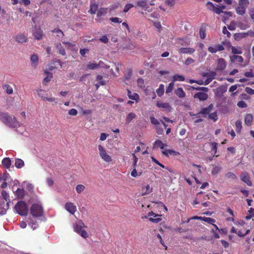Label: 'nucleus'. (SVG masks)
Masks as SVG:
<instances>
[{
    "label": "nucleus",
    "mask_w": 254,
    "mask_h": 254,
    "mask_svg": "<svg viewBox=\"0 0 254 254\" xmlns=\"http://www.w3.org/2000/svg\"><path fill=\"white\" fill-rule=\"evenodd\" d=\"M13 191L15 193V194L19 198H22L24 195V190L22 189L17 188L15 191H14V187H12Z\"/></svg>",
    "instance_id": "393cba45"
},
{
    "label": "nucleus",
    "mask_w": 254,
    "mask_h": 254,
    "mask_svg": "<svg viewBox=\"0 0 254 254\" xmlns=\"http://www.w3.org/2000/svg\"><path fill=\"white\" fill-rule=\"evenodd\" d=\"M175 153V151L170 149H166L162 151V153L166 156H168L169 155L174 154Z\"/></svg>",
    "instance_id": "603ef678"
},
{
    "label": "nucleus",
    "mask_w": 254,
    "mask_h": 254,
    "mask_svg": "<svg viewBox=\"0 0 254 254\" xmlns=\"http://www.w3.org/2000/svg\"><path fill=\"white\" fill-rule=\"evenodd\" d=\"M178 43L183 46L185 45H189L190 43V41L187 38L180 39L179 40Z\"/></svg>",
    "instance_id": "79ce46f5"
},
{
    "label": "nucleus",
    "mask_w": 254,
    "mask_h": 254,
    "mask_svg": "<svg viewBox=\"0 0 254 254\" xmlns=\"http://www.w3.org/2000/svg\"><path fill=\"white\" fill-rule=\"evenodd\" d=\"M254 217V209L253 208H250V209L248 211V213L247 215L245 217V218L247 220H250Z\"/></svg>",
    "instance_id": "a19ab883"
},
{
    "label": "nucleus",
    "mask_w": 254,
    "mask_h": 254,
    "mask_svg": "<svg viewBox=\"0 0 254 254\" xmlns=\"http://www.w3.org/2000/svg\"><path fill=\"white\" fill-rule=\"evenodd\" d=\"M76 190L78 193H80L85 189V186L82 185H78L75 188Z\"/></svg>",
    "instance_id": "3c124183"
},
{
    "label": "nucleus",
    "mask_w": 254,
    "mask_h": 254,
    "mask_svg": "<svg viewBox=\"0 0 254 254\" xmlns=\"http://www.w3.org/2000/svg\"><path fill=\"white\" fill-rule=\"evenodd\" d=\"M224 50V47L221 44H218L210 46L208 48V51L211 53H216L218 51H222Z\"/></svg>",
    "instance_id": "9d476101"
},
{
    "label": "nucleus",
    "mask_w": 254,
    "mask_h": 254,
    "mask_svg": "<svg viewBox=\"0 0 254 254\" xmlns=\"http://www.w3.org/2000/svg\"><path fill=\"white\" fill-rule=\"evenodd\" d=\"M246 8L240 5H239L236 8V12L240 15H243L246 13Z\"/></svg>",
    "instance_id": "72a5a7b5"
},
{
    "label": "nucleus",
    "mask_w": 254,
    "mask_h": 254,
    "mask_svg": "<svg viewBox=\"0 0 254 254\" xmlns=\"http://www.w3.org/2000/svg\"><path fill=\"white\" fill-rule=\"evenodd\" d=\"M236 23L234 21H232L230 23V25L228 26V29L230 30H234L236 28Z\"/></svg>",
    "instance_id": "e2e57ef3"
},
{
    "label": "nucleus",
    "mask_w": 254,
    "mask_h": 254,
    "mask_svg": "<svg viewBox=\"0 0 254 254\" xmlns=\"http://www.w3.org/2000/svg\"><path fill=\"white\" fill-rule=\"evenodd\" d=\"M203 221H205L209 224H213L215 222V219L210 218V217H203Z\"/></svg>",
    "instance_id": "4d7b16f0"
},
{
    "label": "nucleus",
    "mask_w": 254,
    "mask_h": 254,
    "mask_svg": "<svg viewBox=\"0 0 254 254\" xmlns=\"http://www.w3.org/2000/svg\"><path fill=\"white\" fill-rule=\"evenodd\" d=\"M216 75V73L214 71L204 73L203 76L206 77V79L204 82V84L205 85H208L213 79L215 78Z\"/></svg>",
    "instance_id": "423d86ee"
},
{
    "label": "nucleus",
    "mask_w": 254,
    "mask_h": 254,
    "mask_svg": "<svg viewBox=\"0 0 254 254\" xmlns=\"http://www.w3.org/2000/svg\"><path fill=\"white\" fill-rule=\"evenodd\" d=\"M199 35L201 39H204L206 36L205 31L203 28H201L199 30Z\"/></svg>",
    "instance_id": "680f3d73"
},
{
    "label": "nucleus",
    "mask_w": 254,
    "mask_h": 254,
    "mask_svg": "<svg viewBox=\"0 0 254 254\" xmlns=\"http://www.w3.org/2000/svg\"><path fill=\"white\" fill-rule=\"evenodd\" d=\"M136 117V115L135 113L130 112L127 116L126 119V123L127 124L129 123L132 120L135 119Z\"/></svg>",
    "instance_id": "bb28decb"
},
{
    "label": "nucleus",
    "mask_w": 254,
    "mask_h": 254,
    "mask_svg": "<svg viewBox=\"0 0 254 254\" xmlns=\"http://www.w3.org/2000/svg\"><path fill=\"white\" fill-rule=\"evenodd\" d=\"M221 170V167L219 166H214L211 173L213 176L217 175Z\"/></svg>",
    "instance_id": "58836bf2"
},
{
    "label": "nucleus",
    "mask_w": 254,
    "mask_h": 254,
    "mask_svg": "<svg viewBox=\"0 0 254 254\" xmlns=\"http://www.w3.org/2000/svg\"><path fill=\"white\" fill-rule=\"evenodd\" d=\"M14 209L20 215H26L28 212V207L26 203L22 201H18L15 205Z\"/></svg>",
    "instance_id": "20e7f679"
},
{
    "label": "nucleus",
    "mask_w": 254,
    "mask_h": 254,
    "mask_svg": "<svg viewBox=\"0 0 254 254\" xmlns=\"http://www.w3.org/2000/svg\"><path fill=\"white\" fill-rule=\"evenodd\" d=\"M236 130L237 132H240L242 129V122L240 120H237L235 123Z\"/></svg>",
    "instance_id": "de8ad7c7"
},
{
    "label": "nucleus",
    "mask_w": 254,
    "mask_h": 254,
    "mask_svg": "<svg viewBox=\"0 0 254 254\" xmlns=\"http://www.w3.org/2000/svg\"><path fill=\"white\" fill-rule=\"evenodd\" d=\"M231 49L232 53L234 54H241L242 53V50L240 48L232 46Z\"/></svg>",
    "instance_id": "09e8293b"
},
{
    "label": "nucleus",
    "mask_w": 254,
    "mask_h": 254,
    "mask_svg": "<svg viewBox=\"0 0 254 254\" xmlns=\"http://www.w3.org/2000/svg\"><path fill=\"white\" fill-rule=\"evenodd\" d=\"M30 62L31 66L34 68H36L38 65L39 62V58L36 54H33L31 56Z\"/></svg>",
    "instance_id": "a211bd4d"
},
{
    "label": "nucleus",
    "mask_w": 254,
    "mask_h": 254,
    "mask_svg": "<svg viewBox=\"0 0 254 254\" xmlns=\"http://www.w3.org/2000/svg\"><path fill=\"white\" fill-rule=\"evenodd\" d=\"M161 216L154 213L152 211L148 212L147 214V216L149 217V220L154 223H158L161 221Z\"/></svg>",
    "instance_id": "0eeeda50"
},
{
    "label": "nucleus",
    "mask_w": 254,
    "mask_h": 254,
    "mask_svg": "<svg viewBox=\"0 0 254 254\" xmlns=\"http://www.w3.org/2000/svg\"><path fill=\"white\" fill-rule=\"evenodd\" d=\"M4 88L6 92L8 94H11L13 93V89L10 86L8 85H5L4 86Z\"/></svg>",
    "instance_id": "5fc2aeb1"
},
{
    "label": "nucleus",
    "mask_w": 254,
    "mask_h": 254,
    "mask_svg": "<svg viewBox=\"0 0 254 254\" xmlns=\"http://www.w3.org/2000/svg\"><path fill=\"white\" fill-rule=\"evenodd\" d=\"M45 74L46 76L44 78V82H48L50 81V80L53 77V74L51 72L47 71H45Z\"/></svg>",
    "instance_id": "c9c22d12"
},
{
    "label": "nucleus",
    "mask_w": 254,
    "mask_h": 254,
    "mask_svg": "<svg viewBox=\"0 0 254 254\" xmlns=\"http://www.w3.org/2000/svg\"><path fill=\"white\" fill-rule=\"evenodd\" d=\"M156 106L159 108H161L167 111H170L172 107L168 103H164L162 101H159L157 102Z\"/></svg>",
    "instance_id": "f8f14e48"
},
{
    "label": "nucleus",
    "mask_w": 254,
    "mask_h": 254,
    "mask_svg": "<svg viewBox=\"0 0 254 254\" xmlns=\"http://www.w3.org/2000/svg\"><path fill=\"white\" fill-rule=\"evenodd\" d=\"M45 93V91L42 89H40L37 91V94H38V96L40 98H41L44 101H48L50 102L57 103L55 98L52 97H47L45 96V95H44Z\"/></svg>",
    "instance_id": "6e6552de"
},
{
    "label": "nucleus",
    "mask_w": 254,
    "mask_h": 254,
    "mask_svg": "<svg viewBox=\"0 0 254 254\" xmlns=\"http://www.w3.org/2000/svg\"><path fill=\"white\" fill-rule=\"evenodd\" d=\"M68 114L72 116H76L77 114V111L75 109H71L68 111Z\"/></svg>",
    "instance_id": "338daca9"
},
{
    "label": "nucleus",
    "mask_w": 254,
    "mask_h": 254,
    "mask_svg": "<svg viewBox=\"0 0 254 254\" xmlns=\"http://www.w3.org/2000/svg\"><path fill=\"white\" fill-rule=\"evenodd\" d=\"M143 192L142 193V195H144L151 193L152 191V188L149 185H147L142 188Z\"/></svg>",
    "instance_id": "a878e982"
},
{
    "label": "nucleus",
    "mask_w": 254,
    "mask_h": 254,
    "mask_svg": "<svg viewBox=\"0 0 254 254\" xmlns=\"http://www.w3.org/2000/svg\"><path fill=\"white\" fill-rule=\"evenodd\" d=\"M237 106L241 108H245L247 107V104L244 101H239L237 103Z\"/></svg>",
    "instance_id": "bf43d9fd"
},
{
    "label": "nucleus",
    "mask_w": 254,
    "mask_h": 254,
    "mask_svg": "<svg viewBox=\"0 0 254 254\" xmlns=\"http://www.w3.org/2000/svg\"><path fill=\"white\" fill-rule=\"evenodd\" d=\"M10 202L8 194L4 190L1 191V197H0V214H4L9 208Z\"/></svg>",
    "instance_id": "f03ea898"
},
{
    "label": "nucleus",
    "mask_w": 254,
    "mask_h": 254,
    "mask_svg": "<svg viewBox=\"0 0 254 254\" xmlns=\"http://www.w3.org/2000/svg\"><path fill=\"white\" fill-rule=\"evenodd\" d=\"M234 60H235L239 63H242L243 62V58L242 56H234L233 57Z\"/></svg>",
    "instance_id": "0e129e2a"
},
{
    "label": "nucleus",
    "mask_w": 254,
    "mask_h": 254,
    "mask_svg": "<svg viewBox=\"0 0 254 254\" xmlns=\"http://www.w3.org/2000/svg\"><path fill=\"white\" fill-rule=\"evenodd\" d=\"M167 145L166 144H164L162 142V141L160 140H156L153 145V148H160L161 149H163L164 147H166Z\"/></svg>",
    "instance_id": "5701e85b"
},
{
    "label": "nucleus",
    "mask_w": 254,
    "mask_h": 254,
    "mask_svg": "<svg viewBox=\"0 0 254 254\" xmlns=\"http://www.w3.org/2000/svg\"><path fill=\"white\" fill-rule=\"evenodd\" d=\"M150 120L151 121V123L156 126L159 125L160 124L159 121L155 118L153 116L150 117Z\"/></svg>",
    "instance_id": "6e6d98bb"
},
{
    "label": "nucleus",
    "mask_w": 254,
    "mask_h": 254,
    "mask_svg": "<svg viewBox=\"0 0 254 254\" xmlns=\"http://www.w3.org/2000/svg\"><path fill=\"white\" fill-rule=\"evenodd\" d=\"M156 93L158 96L161 97L164 93V85L160 84L159 88L156 90Z\"/></svg>",
    "instance_id": "7c9ffc66"
},
{
    "label": "nucleus",
    "mask_w": 254,
    "mask_h": 254,
    "mask_svg": "<svg viewBox=\"0 0 254 254\" xmlns=\"http://www.w3.org/2000/svg\"><path fill=\"white\" fill-rule=\"evenodd\" d=\"M99 40L102 43H107L108 42L109 39L107 36L104 35L100 38Z\"/></svg>",
    "instance_id": "69168bd1"
},
{
    "label": "nucleus",
    "mask_w": 254,
    "mask_h": 254,
    "mask_svg": "<svg viewBox=\"0 0 254 254\" xmlns=\"http://www.w3.org/2000/svg\"><path fill=\"white\" fill-rule=\"evenodd\" d=\"M212 108V105H210L207 108H205L202 109V110L200 111L199 114H202L203 115L208 114L210 112Z\"/></svg>",
    "instance_id": "a18cd8bd"
},
{
    "label": "nucleus",
    "mask_w": 254,
    "mask_h": 254,
    "mask_svg": "<svg viewBox=\"0 0 254 254\" xmlns=\"http://www.w3.org/2000/svg\"><path fill=\"white\" fill-rule=\"evenodd\" d=\"M193 97L198 99L199 101H205L208 98V95L204 92H197L195 93Z\"/></svg>",
    "instance_id": "dca6fc26"
},
{
    "label": "nucleus",
    "mask_w": 254,
    "mask_h": 254,
    "mask_svg": "<svg viewBox=\"0 0 254 254\" xmlns=\"http://www.w3.org/2000/svg\"><path fill=\"white\" fill-rule=\"evenodd\" d=\"M83 225H84L82 222L79 223L78 224H75L74 226V231L79 234V233L83 230L82 228Z\"/></svg>",
    "instance_id": "4c0bfd02"
},
{
    "label": "nucleus",
    "mask_w": 254,
    "mask_h": 254,
    "mask_svg": "<svg viewBox=\"0 0 254 254\" xmlns=\"http://www.w3.org/2000/svg\"><path fill=\"white\" fill-rule=\"evenodd\" d=\"M241 179L242 181L246 183L248 186H251L252 185V183L250 180V176L247 172L242 173L241 175Z\"/></svg>",
    "instance_id": "ddd939ff"
},
{
    "label": "nucleus",
    "mask_w": 254,
    "mask_h": 254,
    "mask_svg": "<svg viewBox=\"0 0 254 254\" xmlns=\"http://www.w3.org/2000/svg\"><path fill=\"white\" fill-rule=\"evenodd\" d=\"M127 96L130 99L135 101L136 102H138L139 100V95L136 93H132L129 90L127 89Z\"/></svg>",
    "instance_id": "6ab92c4d"
},
{
    "label": "nucleus",
    "mask_w": 254,
    "mask_h": 254,
    "mask_svg": "<svg viewBox=\"0 0 254 254\" xmlns=\"http://www.w3.org/2000/svg\"><path fill=\"white\" fill-rule=\"evenodd\" d=\"M214 12L218 14H220L221 13H224V14L226 15L227 16L230 17L232 16V12L230 11H224L222 10L221 8L219 7V5H217V6L214 7V8H213L212 10Z\"/></svg>",
    "instance_id": "2eb2a0df"
},
{
    "label": "nucleus",
    "mask_w": 254,
    "mask_h": 254,
    "mask_svg": "<svg viewBox=\"0 0 254 254\" xmlns=\"http://www.w3.org/2000/svg\"><path fill=\"white\" fill-rule=\"evenodd\" d=\"M253 121V116L251 114H247L245 117V123L249 126L251 125Z\"/></svg>",
    "instance_id": "c756f323"
},
{
    "label": "nucleus",
    "mask_w": 254,
    "mask_h": 254,
    "mask_svg": "<svg viewBox=\"0 0 254 254\" xmlns=\"http://www.w3.org/2000/svg\"><path fill=\"white\" fill-rule=\"evenodd\" d=\"M24 161L20 159H16L15 166L17 168H21L24 166Z\"/></svg>",
    "instance_id": "473e14b6"
},
{
    "label": "nucleus",
    "mask_w": 254,
    "mask_h": 254,
    "mask_svg": "<svg viewBox=\"0 0 254 254\" xmlns=\"http://www.w3.org/2000/svg\"><path fill=\"white\" fill-rule=\"evenodd\" d=\"M209 118L213 120L214 122L217 120V115L216 112H213L209 114Z\"/></svg>",
    "instance_id": "052dcab7"
},
{
    "label": "nucleus",
    "mask_w": 254,
    "mask_h": 254,
    "mask_svg": "<svg viewBox=\"0 0 254 254\" xmlns=\"http://www.w3.org/2000/svg\"><path fill=\"white\" fill-rule=\"evenodd\" d=\"M142 14L144 15V16L145 18H146L147 19H149V17L155 18H158L159 17V14L158 13L156 12H154L152 13L150 15H148L146 13H144L143 12H141Z\"/></svg>",
    "instance_id": "e433bc0d"
},
{
    "label": "nucleus",
    "mask_w": 254,
    "mask_h": 254,
    "mask_svg": "<svg viewBox=\"0 0 254 254\" xmlns=\"http://www.w3.org/2000/svg\"><path fill=\"white\" fill-rule=\"evenodd\" d=\"M64 208L71 214H74L77 210L76 206L73 203L70 202L65 204Z\"/></svg>",
    "instance_id": "1a4fd4ad"
},
{
    "label": "nucleus",
    "mask_w": 254,
    "mask_h": 254,
    "mask_svg": "<svg viewBox=\"0 0 254 254\" xmlns=\"http://www.w3.org/2000/svg\"><path fill=\"white\" fill-rule=\"evenodd\" d=\"M246 92L250 95L254 94V90L250 87H247L245 88Z\"/></svg>",
    "instance_id": "774afa93"
},
{
    "label": "nucleus",
    "mask_w": 254,
    "mask_h": 254,
    "mask_svg": "<svg viewBox=\"0 0 254 254\" xmlns=\"http://www.w3.org/2000/svg\"><path fill=\"white\" fill-rule=\"evenodd\" d=\"M142 171H139V170L137 171V170L136 169V167H133V168L131 172L130 175L132 177L136 178L137 177L141 176L142 175Z\"/></svg>",
    "instance_id": "cd10ccee"
},
{
    "label": "nucleus",
    "mask_w": 254,
    "mask_h": 254,
    "mask_svg": "<svg viewBox=\"0 0 254 254\" xmlns=\"http://www.w3.org/2000/svg\"><path fill=\"white\" fill-rule=\"evenodd\" d=\"M209 145L211 146V151H214V155L216 156H218V155H216L217 153V143L215 142H211L209 143Z\"/></svg>",
    "instance_id": "ea45409f"
},
{
    "label": "nucleus",
    "mask_w": 254,
    "mask_h": 254,
    "mask_svg": "<svg viewBox=\"0 0 254 254\" xmlns=\"http://www.w3.org/2000/svg\"><path fill=\"white\" fill-rule=\"evenodd\" d=\"M87 68L89 69H95L98 68V64L95 63H89L87 65Z\"/></svg>",
    "instance_id": "864d4df0"
},
{
    "label": "nucleus",
    "mask_w": 254,
    "mask_h": 254,
    "mask_svg": "<svg viewBox=\"0 0 254 254\" xmlns=\"http://www.w3.org/2000/svg\"><path fill=\"white\" fill-rule=\"evenodd\" d=\"M195 49L192 48H181L179 49L180 54H192L195 52Z\"/></svg>",
    "instance_id": "4be33fe9"
},
{
    "label": "nucleus",
    "mask_w": 254,
    "mask_h": 254,
    "mask_svg": "<svg viewBox=\"0 0 254 254\" xmlns=\"http://www.w3.org/2000/svg\"><path fill=\"white\" fill-rule=\"evenodd\" d=\"M33 34L35 38L37 40L41 39L43 37V32L40 28L35 27L33 30Z\"/></svg>",
    "instance_id": "f3484780"
},
{
    "label": "nucleus",
    "mask_w": 254,
    "mask_h": 254,
    "mask_svg": "<svg viewBox=\"0 0 254 254\" xmlns=\"http://www.w3.org/2000/svg\"><path fill=\"white\" fill-rule=\"evenodd\" d=\"M134 6L133 4L132 3H127V4L124 9L123 11L125 13L127 12L131 8Z\"/></svg>",
    "instance_id": "13d9d810"
},
{
    "label": "nucleus",
    "mask_w": 254,
    "mask_h": 254,
    "mask_svg": "<svg viewBox=\"0 0 254 254\" xmlns=\"http://www.w3.org/2000/svg\"><path fill=\"white\" fill-rule=\"evenodd\" d=\"M136 4L137 6L141 7L144 10L150 11L149 6L146 1L139 0L136 2Z\"/></svg>",
    "instance_id": "4468645a"
},
{
    "label": "nucleus",
    "mask_w": 254,
    "mask_h": 254,
    "mask_svg": "<svg viewBox=\"0 0 254 254\" xmlns=\"http://www.w3.org/2000/svg\"><path fill=\"white\" fill-rule=\"evenodd\" d=\"M250 2L249 0H239V5L241 6L244 7L245 8H247L249 5Z\"/></svg>",
    "instance_id": "37998d69"
},
{
    "label": "nucleus",
    "mask_w": 254,
    "mask_h": 254,
    "mask_svg": "<svg viewBox=\"0 0 254 254\" xmlns=\"http://www.w3.org/2000/svg\"><path fill=\"white\" fill-rule=\"evenodd\" d=\"M99 154L101 158L106 162H111L112 161V157L108 154L107 151L101 145L98 146Z\"/></svg>",
    "instance_id": "39448f33"
},
{
    "label": "nucleus",
    "mask_w": 254,
    "mask_h": 254,
    "mask_svg": "<svg viewBox=\"0 0 254 254\" xmlns=\"http://www.w3.org/2000/svg\"><path fill=\"white\" fill-rule=\"evenodd\" d=\"M107 12V9L105 8H101L98 11L97 16L100 18L102 16H104Z\"/></svg>",
    "instance_id": "f704fd0d"
},
{
    "label": "nucleus",
    "mask_w": 254,
    "mask_h": 254,
    "mask_svg": "<svg viewBox=\"0 0 254 254\" xmlns=\"http://www.w3.org/2000/svg\"><path fill=\"white\" fill-rule=\"evenodd\" d=\"M15 39L18 43H23L27 41V38L23 34H18L15 36Z\"/></svg>",
    "instance_id": "aec40b11"
},
{
    "label": "nucleus",
    "mask_w": 254,
    "mask_h": 254,
    "mask_svg": "<svg viewBox=\"0 0 254 254\" xmlns=\"http://www.w3.org/2000/svg\"><path fill=\"white\" fill-rule=\"evenodd\" d=\"M98 5L95 3H91L90 8L89 11L92 14H95L97 10Z\"/></svg>",
    "instance_id": "c03bdc74"
},
{
    "label": "nucleus",
    "mask_w": 254,
    "mask_h": 254,
    "mask_svg": "<svg viewBox=\"0 0 254 254\" xmlns=\"http://www.w3.org/2000/svg\"><path fill=\"white\" fill-rule=\"evenodd\" d=\"M2 164L5 168H8L11 165V160L9 158H5L2 160Z\"/></svg>",
    "instance_id": "2f4dec72"
},
{
    "label": "nucleus",
    "mask_w": 254,
    "mask_h": 254,
    "mask_svg": "<svg viewBox=\"0 0 254 254\" xmlns=\"http://www.w3.org/2000/svg\"><path fill=\"white\" fill-rule=\"evenodd\" d=\"M174 83L172 81L171 82H170L169 84L168 87H167L166 90V93L169 94L170 92H171L174 89Z\"/></svg>",
    "instance_id": "49530a36"
},
{
    "label": "nucleus",
    "mask_w": 254,
    "mask_h": 254,
    "mask_svg": "<svg viewBox=\"0 0 254 254\" xmlns=\"http://www.w3.org/2000/svg\"><path fill=\"white\" fill-rule=\"evenodd\" d=\"M175 93L179 98H184L186 96V93L181 87L177 88L175 91Z\"/></svg>",
    "instance_id": "b1692460"
},
{
    "label": "nucleus",
    "mask_w": 254,
    "mask_h": 254,
    "mask_svg": "<svg viewBox=\"0 0 254 254\" xmlns=\"http://www.w3.org/2000/svg\"><path fill=\"white\" fill-rule=\"evenodd\" d=\"M28 225L34 230L38 227V224L37 219L35 218H31L28 221Z\"/></svg>",
    "instance_id": "412c9836"
},
{
    "label": "nucleus",
    "mask_w": 254,
    "mask_h": 254,
    "mask_svg": "<svg viewBox=\"0 0 254 254\" xmlns=\"http://www.w3.org/2000/svg\"><path fill=\"white\" fill-rule=\"evenodd\" d=\"M185 80V77L181 75L175 74L172 77V82L174 83L177 81H184Z\"/></svg>",
    "instance_id": "c85d7f7f"
},
{
    "label": "nucleus",
    "mask_w": 254,
    "mask_h": 254,
    "mask_svg": "<svg viewBox=\"0 0 254 254\" xmlns=\"http://www.w3.org/2000/svg\"><path fill=\"white\" fill-rule=\"evenodd\" d=\"M226 67V63L223 58L218 59L217 62L216 70L222 71Z\"/></svg>",
    "instance_id": "9b49d317"
},
{
    "label": "nucleus",
    "mask_w": 254,
    "mask_h": 254,
    "mask_svg": "<svg viewBox=\"0 0 254 254\" xmlns=\"http://www.w3.org/2000/svg\"><path fill=\"white\" fill-rule=\"evenodd\" d=\"M30 211L34 217L42 216L43 213V208L41 203L37 202L33 204L30 208Z\"/></svg>",
    "instance_id": "7ed1b4c3"
},
{
    "label": "nucleus",
    "mask_w": 254,
    "mask_h": 254,
    "mask_svg": "<svg viewBox=\"0 0 254 254\" xmlns=\"http://www.w3.org/2000/svg\"><path fill=\"white\" fill-rule=\"evenodd\" d=\"M0 120L7 126L17 128L20 126V123L15 117H12L7 113H0Z\"/></svg>",
    "instance_id": "f257e3e1"
},
{
    "label": "nucleus",
    "mask_w": 254,
    "mask_h": 254,
    "mask_svg": "<svg viewBox=\"0 0 254 254\" xmlns=\"http://www.w3.org/2000/svg\"><path fill=\"white\" fill-rule=\"evenodd\" d=\"M137 86L140 88H144L145 87L144 80L141 78H139L137 80Z\"/></svg>",
    "instance_id": "8fccbe9b"
}]
</instances>
